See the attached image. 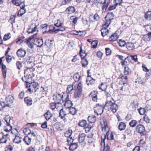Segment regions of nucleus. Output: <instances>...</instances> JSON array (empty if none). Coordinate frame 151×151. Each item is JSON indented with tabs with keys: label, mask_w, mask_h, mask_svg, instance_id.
Segmentation results:
<instances>
[{
	"label": "nucleus",
	"mask_w": 151,
	"mask_h": 151,
	"mask_svg": "<svg viewBox=\"0 0 151 151\" xmlns=\"http://www.w3.org/2000/svg\"><path fill=\"white\" fill-rule=\"evenodd\" d=\"M115 102V101L112 98H111L110 100L107 99L105 106L107 107L113 113H115L116 112L118 109V106Z\"/></svg>",
	"instance_id": "1"
},
{
	"label": "nucleus",
	"mask_w": 151,
	"mask_h": 151,
	"mask_svg": "<svg viewBox=\"0 0 151 151\" xmlns=\"http://www.w3.org/2000/svg\"><path fill=\"white\" fill-rule=\"evenodd\" d=\"M10 131H11V133L12 135H14L15 137L13 140V141L16 143L18 144L21 142V138L17 136L18 134V132L16 128H12V127L10 125Z\"/></svg>",
	"instance_id": "2"
},
{
	"label": "nucleus",
	"mask_w": 151,
	"mask_h": 151,
	"mask_svg": "<svg viewBox=\"0 0 151 151\" xmlns=\"http://www.w3.org/2000/svg\"><path fill=\"white\" fill-rule=\"evenodd\" d=\"M66 94L65 93H63L62 95L60 94H54L53 96V99L55 101V102L57 104H61V103H60V102L61 100L63 101V100L65 99V96Z\"/></svg>",
	"instance_id": "3"
},
{
	"label": "nucleus",
	"mask_w": 151,
	"mask_h": 151,
	"mask_svg": "<svg viewBox=\"0 0 151 151\" xmlns=\"http://www.w3.org/2000/svg\"><path fill=\"white\" fill-rule=\"evenodd\" d=\"M104 106L99 104H96L94 107V112L97 115H101L103 112Z\"/></svg>",
	"instance_id": "4"
},
{
	"label": "nucleus",
	"mask_w": 151,
	"mask_h": 151,
	"mask_svg": "<svg viewBox=\"0 0 151 151\" xmlns=\"http://www.w3.org/2000/svg\"><path fill=\"white\" fill-rule=\"evenodd\" d=\"M69 96L66 94L65 97V99L63 100V101L65 102L64 106L66 108H69L72 107L73 103L72 101L69 99Z\"/></svg>",
	"instance_id": "5"
},
{
	"label": "nucleus",
	"mask_w": 151,
	"mask_h": 151,
	"mask_svg": "<svg viewBox=\"0 0 151 151\" xmlns=\"http://www.w3.org/2000/svg\"><path fill=\"white\" fill-rule=\"evenodd\" d=\"M106 138V135H104L101 137V145L102 147H104V149L103 151H110V147L107 145L106 147H105V140Z\"/></svg>",
	"instance_id": "6"
},
{
	"label": "nucleus",
	"mask_w": 151,
	"mask_h": 151,
	"mask_svg": "<svg viewBox=\"0 0 151 151\" xmlns=\"http://www.w3.org/2000/svg\"><path fill=\"white\" fill-rule=\"evenodd\" d=\"M136 131L138 133L141 134V136L144 135L145 134L144 133L145 131V127L143 125L141 124H139L136 126Z\"/></svg>",
	"instance_id": "7"
},
{
	"label": "nucleus",
	"mask_w": 151,
	"mask_h": 151,
	"mask_svg": "<svg viewBox=\"0 0 151 151\" xmlns=\"http://www.w3.org/2000/svg\"><path fill=\"white\" fill-rule=\"evenodd\" d=\"M72 133V130L69 129L67 131H66L65 133V136L69 138V139H68L67 140V141L68 143H69V142L70 143L71 141L72 142H73V139H72V137H70Z\"/></svg>",
	"instance_id": "8"
},
{
	"label": "nucleus",
	"mask_w": 151,
	"mask_h": 151,
	"mask_svg": "<svg viewBox=\"0 0 151 151\" xmlns=\"http://www.w3.org/2000/svg\"><path fill=\"white\" fill-rule=\"evenodd\" d=\"M23 5L20 6V9L19 11L17 16L21 17L26 12V9H25L24 3H23Z\"/></svg>",
	"instance_id": "9"
},
{
	"label": "nucleus",
	"mask_w": 151,
	"mask_h": 151,
	"mask_svg": "<svg viewBox=\"0 0 151 151\" xmlns=\"http://www.w3.org/2000/svg\"><path fill=\"white\" fill-rule=\"evenodd\" d=\"M127 75H125L124 74H121L119 77L118 78V79H120L123 82L124 84L127 83L128 81Z\"/></svg>",
	"instance_id": "10"
},
{
	"label": "nucleus",
	"mask_w": 151,
	"mask_h": 151,
	"mask_svg": "<svg viewBox=\"0 0 151 151\" xmlns=\"http://www.w3.org/2000/svg\"><path fill=\"white\" fill-rule=\"evenodd\" d=\"M26 53V51L22 49H19L17 52V54L18 57L23 58L24 57Z\"/></svg>",
	"instance_id": "11"
},
{
	"label": "nucleus",
	"mask_w": 151,
	"mask_h": 151,
	"mask_svg": "<svg viewBox=\"0 0 151 151\" xmlns=\"http://www.w3.org/2000/svg\"><path fill=\"white\" fill-rule=\"evenodd\" d=\"M8 99L6 97V101H1L0 104L1 106L2 107L1 108H0V111H1L2 109H4L6 107H9V104L8 102V101L7 100Z\"/></svg>",
	"instance_id": "12"
},
{
	"label": "nucleus",
	"mask_w": 151,
	"mask_h": 151,
	"mask_svg": "<svg viewBox=\"0 0 151 151\" xmlns=\"http://www.w3.org/2000/svg\"><path fill=\"white\" fill-rule=\"evenodd\" d=\"M34 44L35 45H37V46L38 47H41L42 45L43 44L42 39H35Z\"/></svg>",
	"instance_id": "13"
},
{
	"label": "nucleus",
	"mask_w": 151,
	"mask_h": 151,
	"mask_svg": "<svg viewBox=\"0 0 151 151\" xmlns=\"http://www.w3.org/2000/svg\"><path fill=\"white\" fill-rule=\"evenodd\" d=\"M32 84V86L33 88L32 89V92H35L38 89L39 87V86L38 83H37L34 82L33 83H31Z\"/></svg>",
	"instance_id": "14"
},
{
	"label": "nucleus",
	"mask_w": 151,
	"mask_h": 151,
	"mask_svg": "<svg viewBox=\"0 0 151 151\" xmlns=\"http://www.w3.org/2000/svg\"><path fill=\"white\" fill-rule=\"evenodd\" d=\"M24 101L25 104L27 106H31L32 104V99L29 97H25L24 99Z\"/></svg>",
	"instance_id": "15"
},
{
	"label": "nucleus",
	"mask_w": 151,
	"mask_h": 151,
	"mask_svg": "<svg viewBox=\"0 0 151 151\" xmlns=\"http://www.w3.org/2000/svg\"><path fill=\"white\" fill-rule=\"evenodd\" d=\"M86 135L84 133L80 134L78 135V141L79 143L83 142L85 140Z\"/></svg>",
	"instance_id": "16"
},
{
	"label": "nucleus",
	"mask_w": 151,
	"mask_h": 151,
	"mask_svg": "<svg viewBox=\"0 0 151 151\" xmlns=\"http://www.w3.org/2000/svg\"><path fill=\"white\" fill-rule=\"evenodd\" d=\"M31 75L30 74H29L26 76H24V78H22V80L27 83H28L30 82L29 80H31Z\"/></svg>",
	"instance_id": "17"
},
{
	"label": "nucleus",
	"mask_w": 151,
	"mask_h": 151,
	"mask_svg": "<svg viewBox=\"0 0 151 151\" xmlns=\"http://www.w3.org/2000/svg\"><path fill=\"white\" fill-rule=\"evenodd\" d=\"M102 28L101 29V34L102 36L104 37L107 35L109 32V30L107 29L106 27H102Z\"/></svg>",
	"instance_id": "18"
},
{
	"label": "nucleus",
	"mask_w": 151,
	"mask_h": 151,
	"mask_svg": "<svg viewBox=\"0 0 151 151\" xmlns=\"http://www.w3.org/2000/svg\"><path fill=\"white\" fill-rule=\"evenodd\" d=\"M66 115V114L65 111H64L63 109H61L59 113V116L61 119H63L64 121H66V119L65 118V116Z\"/></svg>",
	"instance_id": "19"
},
{
	"label": "nucleus",
	"mask_w": 151,
	"mask_h": 151,
	"mask_svg": "<svg viewBox=\"0 0 151 151\" xmlns=\"http://www.w3.org/2000/svg\"><path fill=\"white\" fill-rule=\"evenodd\" d=\"M88 120L89 123H92L96 121V118L95 116L91 115L88 117Z\"/></svg>",
	"instance_id": "20"
},
{
	"label": "nucleus",
	"mask_w": 151,
	"mask_h": 151,
	"mask_svg": "<svg viewBox=\"0 0 151 151\" xmlns=\"http://www.w3.org/2000/svg\"><path fill=\"white\" fill-rule=\"evenodd\" d=\"M126 47L129 50H132L134 49V44L129 42L126 43Z\"/></svg>",
	"instance_id": "21"
},
{
	"label": "nucleus",
	"mask_w": 151,
	"mask_h": 151,
	"mask_svg": "<svg viewBox=\"0 0 151 151\" xmlns=\"http://www.w3.org/2000/svg\"><path fill=\"white\" fill-rule=\"evenodd\" d=\"M150 109H144V108H142L140 107L138 109V112L139 113L140 115H143L145 113L148 111L149 110H150Z\"/></svg>",
	"instance_id": "22"
},
{
	"label": "nucleus",
	"mask_w": 151,
	"mask_h": 151,
	"mask_svg": "<svg viewBox=\"0 0 151 151\" xmlns=\"http://www.w3.org/2000/svg\"><path fill=\"white\" fill-rule=\"evenodd\" d=\"M75 9L73 6H70L67 8L66 9V12L70 14L74 12Z\"/></svg>",
	"instance_id": "23"
},
{
	"label": "nucleus",
	"mask_w": 151,
	"mask_h": 151,
	"mask_svg": "<svg viewBox=\"0 0 151 151\" xmlns=\"http://www.w3.org/2000/svg\"><path fill=\"white\" fill-rule=\"evenodd\" d=\"M23 140L27 145H29L30 144L31 139L28 136H27L24 137L23 139Z\"/></svg>",
	"instance_id": "24"
},
{
	"label": "nucleus",
	"mask_w": 151,
	"mask_h": 151,
	"mask_svg": "<svg viewBox=\"0 0 151 151\" xmlns=\"http://www.w3.org/2000/svg\"><path fill=\"white\" fill-rule=\"evenodd\" d=\"M72 143L70 145L69 147V150H70L73 151L77 148V143Z\"/></svg>",
	"instance_id": "25"
},
{
	"label": "nucleus",
	"mask_w": 151,
	"mask_h": 151,
	"mask_svg": "<svg viewBox=\"0 0 151 151\" xmlns=\"http://www.w3.org/2000/svg\"><path fill=\"white\" fill-rule=\"evenodd\" d=\"M97 93V91H94L90 94V96L92 97V100L94 101H97V96L96 94Z\"/></svg>",
	"instance_id": "26"
},
{
	"label": "nucleus",
	"mask_w": 151,
	"mask_h": 151,
	"mask_svg": "<svg viewBox=\"0 0 151 151\" xmlns=\"http://www.w3.org/2000/svg\"><path fill=\"white\" fill-rule=\"evenodd\" d=\"M48 27H49V29L47 31H45L43 32L44 33L47 32H48L49 33H51L54 32V30H55V26L53 25H51L50 26H49Z\"/></svg>",
	"instance_id": "27"
},
{
	"label": "nucleus",
	"mask_w": 151,
	"mask_h": 151,
	"mask_svg": "<svg viewBox=\"0 0 151 151\" xmlns=\"http://www.w3.org/2000/svg\"><path fill=\"white\" fill-rule=\"evenodd\" d=\"M80 51L79 52V54L81 57V59L84 58V57L86 55V54L85 53V51H83L81 46H80Z\"/></svg>",
	"instance_id": "28"
},
{
	"label": "nucleus",
	"mask_w": 151,
	"mask_h": 151,
	"mask_svg": "<svg viewBox=\"0 0 151 151\" xmlns=\"http://www.w3.org/2000/svg\"><path fill=\"white\" fill-rule=\"evenodd\" d=\"M52 42V40L49 39L45 41V45H46L48 48H50L53 45Z\"/></svg>",
	"instance_id": "29"
},
{
	"label": "nucleus",
	"mask_w": 151,
	"mask_h": 151,
	"mask_svg": "<svg viewBox=\"0 0 151 151\" xmlns=\"http://www.w3.org/2000/svg\"><path fill=\"white\" fill-rule=\"evenodd\" d=\"M119 36L116 33H114L112 34L109 38L110 41H116L118 38Z\"/></svg>",
	"instance_id": "30"
},
{
	"label": "nucleus",
	"mask_w": 151,
	"mask_h": 151,
	"mask_svg": "<svg viewBox=\"0 0 151 151\" xmlns=\"http://www.w3.org/2000/svg\"><path fill=\"white\" fill-rule=\"evenodd\" d=\"M129 61V59L128 57L125 58L124 60H122L121 62V64L122 65L127 66L128 65L129 62L131 61Z\"/></svg>",
	"instance_id": "31"
},
{
	"label": "nucleus",
	"mask_w": 151,
	"mask_h": 151,
	"mask_svg": "<svg viewBox=\"0 0 151 151\" xmlns=\"http://www.w3.org/2000/svg\"><path fill=\"white\" fill-rule=\"evenodd\" d=\"M12 2L13 4L17 6H20L23 5L22 3H24V2H21L20 0H13Z\"/></svg>",
	"instance_id": "32"
},
{
	"label": "nucleus",
	"mask_w": 151,
	"mask_h": 151,
	"mask_svg": "<svg viewBox=\"0 0 151 151\" xmlns=\"http://www.w3.org/2000/svg\"><path fill=\"white\" fill-rule=\"evenodd\" d=\"M144 17L147 20H151V11H149L147 12L145 14Z\"/></svg>",
	"instance_id": "33"
},
{
	"label": "nucleus",
	"mask_w": 151,
	"mask_h": 151,
	"mask_svg": "<svg viewBox=\"0 0 151 151\" xmlns=\"http://www.w3.org/2000/svg\"><path fill=\"white\" fill-rule=\"evenodd\" d=\"M47 120H49L52 116V115L50 111H48L44 115Z\"/></svg>",
	"instance_id": "34"
},
{
	"label": "nucleus",
	"mask_w": 151,
	"mask_h": 151,
	"mask_svg": "<svg viewBox=\"0 0 151 151\" xmlns=\"http://www.w3.org/2000/svg\"><path fill=\"white\" fill-rule=\"evenodd\" d=\"M86 82L88 85H89L90 84L92 85L94 83L95 80L91 77H89L87 78Z\"/></svg>",
	"instance_id": "35"
},
{
	"label": "nucleus",
	"mask_w": 151,
	"mask_h": 151,
	"mask_svg": "<svg viewBox=\"0 0 151 151\" xmlns=\"http://www.w3.org/2000/svg\"><path fill=\"white\" fill-rule=\"evenodd\" d=\"M82 61L81 63L82 64V67H86L88 64V61L86 59L84 58L81 59Z\"/></svg>",
	"instance_id": "36"
},
{
	"label": "nucleus",
	"mask_w": 151,
	"mask_h": 151,
	"mask_svg": "<svg viewBox=\"0 0 151 151\" xmlns=\"http://www.w3.org/2000/svg\"><path fill=\"white\" fill-rule=\"evenodd\" d=\"M126 124L124 122H121L118 126L119 129L121 131L124 130L126 128Z\"/></svg>",
	"instance_id": "37"
},
{
	"label": "nucleus",
	"mask_w": 151,
	"mask_h": 151,
	"mask_svg": "<svg viewBox=\"0 0 151 151\" xmlns=\"http://www.w3.org/2000/svg\"><path fill=\"white\" fill-rule=\"evenodd\" d=\"M1 68L2 69V73L4 77L5 78L6 76V66L3 64H2L1 65Z\"/></svg>",
	"instance_id": "38"
},
{
	"label": "nucleus",
	"mask_w": 151,
	"mask_h": 151,
	"mask_svg": "<svg viewBox=\"0 0 151 151\" xmlns=\"http://www.w3.org/2000/svg\"><path fill=\"white\" fill-rule=\"evenodd\" d=\"M69 109V113L72 115H74L76 113V110L75 108L71 107Z\"/></svg>",
	"instance_id": "39"
},
{
	"label": "nucleus",
	"mask_w": 151,
	"mask_h": 151,
	"mask_svg": "<svg viewBox=\"0 0 151 151\" xmlns=\"http://www.w3.org/2000/svg\"><path fill=\"white\" fill-rule=\"evenodd\" d=\"M9 134H7L4 135L0 140L1 142L2 143H5L7 140L6 137Z\"/></svg>",
	"instance_id": "40"
},
{
	"label": "nucleus",
	"mask_w": 151,
	"mask_h": 151,
	"mask_svg": "<svg viewBox=\"0 0 151 151\" xmlns=\"http://www.w3.org/2000/svg\"><path fill=\"white\" fill-rule=\"evenodd\" d=\"M124 73L125 75H129L131 73V70L128 67H124Z\"/></svg>",
	"instance_id": "41"
},
{
	"label": "nucleus",
	"mask_w": 151,
	"mask_h": 151,
	"mask_svg": "<svg viewBox=\"0 0 151 151\" xmlns=\"http://www.w3.org/2000/svg\"><path fill=\"white\" fill-rule=\"evenodd\" d=\"M73 89V85H68L67 87L66 92L67 94L70 93L71 91Z\"/></svg>",
	"instance_id": "42"
},
{
	"label": "nucleus",
	"mask_w": 151,
	"mask_h": 151,
	"mask_svg": "<svg viewBox=\"0 0 151 151\" xmlns=\"http://www.w3.org/2000/svg\"><path fill=\"white\" fill-rule=\"evenodd\" d=\"M80 77L78 73L75 74L73 76V78L76 82L78 81Z\"/></svg>",
	"instance_id": "43"
},
{
	"label": "nucleus",
	"mask_w": 151,
	"mask_h": 151,
	"mask_svg": "<svg viewBox=\"0 0 151 151\" xmlns=\"http://www.w3.org/2000/svg\"><path fill=\"white\" fill-rule=\"evenodd\" d=\"M111 19H106L104 22V24L102 25V27H108L111 23Z\"/></svg>",
	"instance_id": "44"
},
{
	"label": "nucleus",
	"mask_w": 151,
	"mask_h": 151,
	"mask_svg": "<svg viewBox=\"0 0 151 151\" xmlns=\"http://www.w3.org/2000/svg\"><path fill=\"white\" fill-rule=\"evenodd\" d=\"M137 123V121L134 120H132L129 123V125L131 127H133L135 126Z\"/></svg>",
	"instance_id": "45"
},
{
	"label": "nucleus",
	"mask_w": 151,
	"mask_h": 151,
	"mask_svg": "<svg viewBox=\"0 0 151 151\" xmlns=\"http://www.w3.org/2000/svg\"><path fill=\"white\" fill-rule=\"evenodd\" d=\"M86 121L85 120H82L79 122L78 125L81 127H84L86 125Z\"/></svg>",
	"instance_id": "46"
},
{
	"label": "nucleus",
	"mask_w": 151,
	"mask_h": 151,
	"mask_svg": "<svg viewBox=\"0 0 151 151\" xmlns=\"http://www.w3.org/2000/svg\"><path fill=\"white\" fill-rule=\"evenodd\" d=\"M9 47H8L7 49V50L5 52V55L6 56V59L7 62L8 63H9V55H7V54L8 53L9 51Z\"/></svg>",
	"instance_id": "47"
},
{
	"label": "nucleus",
	"mask_w": 151,
	"mask_h": 151,
	"mask_svg": "<svg viewBox=\"0 0 151 151\" xmlns=\"http://www.w3.org/2000/svg\"><path fill=\"white\" fill-rule=\"evenodd\" d=\"M78 19V17L74 16H72L70 18V19L73 20L72 22L74 24H76Z\"/></svg>",
	"instance_id": "48"
},
{
	"label": "nucleus",
	"mask_w": 151,
	"mask_h": 151,
	"mask_svg": "<svg viewBox=\"0 0 151 151\" xmlns=\"http://www.w3.org/2000/svg\"><path fill=\"white\" fill-rule=\"evenodd\" d=\"M81 94V91L77 90L74 94V97L75 98L79 97Z\"/></svg>",
	"instance_id": "49"
},
{
	"label": "nucleus",
	"mask_w": 151,
	"mask_h": 151,
	"mask_svg": "<svg viewBox=\"0 0 151 151\" xmlns=\"http://www.w3.org/2000/svg\"><path fill=\"white\" fill-rule=\"evenodd\" d=\"M118 45L121 47L124 46L126 44L125 41L124 40H120L118 42Z\"/></svg>",
	"instance_id": "50"
},
{
	"label": "nucleus",
	"mask_w": 151,
	"mask_h": 151,
	"mask_svg": "<svg viewBox=\"0 0 151 151\" xmlns=\"http://www.w3.org/2000/svg\"><path fill=\"white\" fill-rule=\"evenodd\" d=\"M29 28L35 31H36L37 29V26L34 23L32 24Z\"/></svg>",
	"instance_id": "51"
},
{
	"label": "nucleus",
	"mask_w": 151,
	"mask_h": 151,
	"mask_svg": "<svg viewBox=\"0 0 151 151\" xmlns=\"http://www.w3.org/2000/svg\"><path fill=\"white\" fill-rule=\"evenodd\" d=\"M98 44V42L97 40H94L91 43V47L95 48L96 47Z\"/></svg>",
	"instance_id": "52"
},
{
	"label": "nucleus",
	"mask_w": 151,
	"mask_h": 151,
	"mask_svg": "<svg viewBox=\"0 0 151 151\" xmlns=\"http://www.w3.org/2000/svg\"><path fill=\"white\" fill-rule=\"evenodd\" d=\"M23 133L26 135H29L31 132V131L28 128H26L23 130Z\"/></svg>",
	"instance_id": "53"
},
{
	"label": "nucleus",
	"mask_w": 151,
	"mask_h": 151,
	"mask_svg": "<svg viewBox=\"0 0 151 151\" xmlns=\"http://www.w3.org/2000/svg\"><path fill=\"white\" fill-rule=\"evenodd\" d=\"M5 121L6 122L7 125L9 126V116L7 115L4 119Z\"/></svg>",
	"instance_id": "54"
},
{
	"label": "nucleus",
	"mask_w": 151,
	"mask_h": 151,
	"mask_svg": "<svg viewBox=\"0 0 151 151\" xmlns=\"http://www.w3.org/2000/svg\"><path fill=\"white\" fill-rule=\"evenodd\" d=\"M16 65L17 68L19 70H20L22 66V62L19 61L17 62Z\"/></svg>",
	"instance_id": "55"
},
{
	"label": "nucleus",
	"mask_w": 151,
	"mask_h": 151,
	"mask_svg": "<svg viewBox=\"0 0 151 151\" xmlns=\"http://www.w3.org/2000/svg\"><path fill=\"white\" fill-rule=\"evenodd\" d=\"M15 15H12L10 17V22L12 24H13V23H15ZM13 26V25H12Z\"/></svg>",
	"instance_id": "56"
},
{
	"label": "nucleus",
	"mask_w": 151,
	"mask_h": 151,
	"mask_svg": "<svg viewBox=\"0 0 151 151\" xmlns=\"http://www.w3.org/2000/svg\"><path fill=\"white\" fill-rule=\"evenodd\" d=\"M107 138L108 140H112L114 139V135L112 134V132H111V134H107Z\"/></svg>",
	"instance_id": "57"
},
{
	"label": "nucleus",
	"mask_w": 151,
	"mask_h": 151,
	"mask_svg": "<svg viewBox=\"0 0 151 151\" xmlns=\"http://www.w3.org/2000/svg\"><path fill=\"white\" fill-rule=\"evenodd\" d=\"M77 32L78 33L77 35L81 37L84 36L86 33V32L85 31H79L78 32Z\"/></svg>",
	"instance_id": "58"
},
{
	"label": "nucleus",
	"mask_w": 151,
	"mask_h": 151,
	"mask_svg": "<svg viewBox=\"0 0 151 151\" xmlns=\"http://www.w3.org/2000/svg\"><path fill=\"white\" fill-rule=\"evenodd\" d=\"M65 28L64 27H61L59 28L56 29L54 30V32L55 33H57L59 31H63L65 30Z\"/></svg>",
	"instance_id": "59"
},
{
	"label": "nucleus",
	"mask_w": 151,
	"mask_h": 151,
	"mask_svg": "<svg viewBox=\"0 0 151 151\" xmlns=\"http://www.w3.org/2000/svg\"><path fill=\"white\" fill-rule=\"evenodd\" d=\"M104 91L105 92V94L106 95L107 98H110L111 96V94L109 91H108L106 88L104 90Z\"/></svg>",
	"instance_id": "60"
},
{
	"label": "nucleus",
	"mask_w": 151,
	"mask_h": 151,
	"mask_svg": "<svg viewBox=\"0 0 151 151\" xmlns=\"http://www.w3.org/2000/svg\"><path fill=\"white\" fill-rule=\"evenodd\" d=\"M132 130L129 128L127 129L125 132V133L127 135L130 136L132 135Z\"/></svg>",
	"instance_id": "61"
},
{
	"label": "nucleus",
	"mask_w": 151,
	"mask_h": 151,
	"mask_svg": "<svg viewBox=\"0 0 151 151\" xmlns=\"http://www.w3.org/2000/svg\"><path fill=\"white\" fill-rule=\"evenodd\" d=\"M130 57L131 58V59L134 60L135 62L137 61V55H130Z\"/></svg>",
	"instance_id": "62"
},
{
	"label": "nucleus",
	"mask_w": 151,
	"mask_h": 151,
	"mask_svg": "<svg viewBox=\"0 0 151 151\" xmlns=\"http://www.w3.org/2000/svg\"><path fill=\"white\" fill-rule=\"evenodd\" d=\"M57 103H51L50 104L51 108L52 110H54L56 107Z\"/></svg>",
	"instance_id": "63"
},
{
	"label": "nucleus",
	"mask_w": 151,
	"mask_h": 151,
	"mask_svg": "<svg viewBox=\"0 0 151 151\" xmlns=\"http://www.w3.org/2000/svg\"><path fill=\"white\" fill-rule=\"evenodd\" d=\"M106 53V55H109L111 54V50L109 48H105Z\"/></svg>",
	"instance_id": "64"
}]
</instances>
